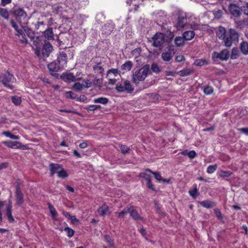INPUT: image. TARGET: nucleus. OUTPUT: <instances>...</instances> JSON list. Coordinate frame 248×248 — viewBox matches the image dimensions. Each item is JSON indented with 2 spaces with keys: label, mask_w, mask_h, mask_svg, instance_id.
I'll return each mask as SVG.
<instances>
[{
  "label": "nucleus",
  "mask_w": 248,
  "mask_h": 248,
  "mask_svg": "<svg viewBox=\"0 0 248 248\" xmlns=\"http://www.w3.org/2000/svg\"><path fill=\"white\" fill-rule=\"evenodd\" d=\"M173 34L170 31L167 32V34L157 32L151 38L150 41L152 42V45L158 48L159 50H162L164 44L167 45L170 44L173 38Z\"/></svg>",
  "instance_id": "obj_1"
},
{
  "label": "nucleus",
  "mask_w": 248,
  "mask_h": 248,
  "mask_svg": "<svg viewBox=\"0 0 248 248\" xmlns=\"http://www.w3.org/2000/svg\"><path fill=\"white\" fill-rule=\"evenodd\" d=\"M40 41L39 37H37L35 40L33 41L34 44L36 46V48L35 50L36 55L38 57H47L49 55L50 52L53 49V47L51 44L48 42L45 41V44L43 45V48L40 51V45L39 44Z\"/></svg>",
  "instance_id": "obj_2"
},
{
  "label": "nucleus",
  "mask_w": 248,
  "mask_h": 248,
  "mask_svg": "<svg viewBox=\"0 0 248 248\" xmlns=\"http://www.w3.org/2000/svg\"><path fill=\"white\" fill-rule=\"evenodd\" d=\"M12 13L20 26L28 24L30 17L28 16V14L23 8L20 7L14 8Z\"/></svg>",
  "instance_id": "obj_3"
},
{
  "label": "nucleus",
  "mask_w": 248,
  "mask_h": 248,
  "mask_svg": "<svg viewBox=\"0 0 248 248\" xmlns=\"http://www.w3.org/2000/svg\"><path fill=\"white\" fill-rule=\"evenodd\" d=\"M240 34L234 29H230L222 41L223 45L230 47L233 43L237 44L239 41Z\"/></svg>",
  "instance_id": "obj_4"
},
{
  "label": "nucleus",
  "mask_w": 248,
  "mask_h": 248,
  "mask_svg": "<svg viewBox=\"0 0 248 248\" xmlns=\"http://www.w3.org/2000/svg\"><path fill=\"white\" fill-rule=\"evenodd\" d=\"M150 73V66L149 64H146L135 71L133 75L132 81L136 85H138L140 81L144 80Z\"/></svg>",
  "instance_id": "obj_5"
},
{
  "label": "nucleus",
  "mask_w": 248,
  "mask_h": 248,
  "mask_svg": "<svg viewBox=\"0 0 248 248\" xmlns=\"http://www.w3.org/2000/svg\"><path fill=\"white\" fill-rule=\"evenodd\" d=\"M16 79L14 75L9 72L7 71L5 73L0 74V82H1L4 87L8 89L13 91L15 89V87L12 85L16 82Z\"/></svg>",
  "instance_id": "obj_6"
},
{
  "label": "nucleus",
  "mask_w": 248,
  "mask_h": 248,
  "mask_svg": "<svg viewBox=\"0 0 248 248\" xmlns=\"http://www.w3.org/2000/svg\"><path fill=\"white\" fill-rule=\"evenodd\" d=\"M115 89L119 93H132L134 90V87L129 80H122L117 83Z\"/></svg>",
  "instance_id": "obj_7"
},
{
  "label": "nucleus",
  "mask_w": 248,
  "mask_h": 248,
  "mask_svg": "<svg viewBox=\"0 0 248 248\" xmlns=\"http://www.w3.org/2000/svg\"><path fill=\"white\" fill-rule=\"evenodd\" d=\"M230 57V52L227 49H223L220 52H213L212 58L214 61H227Z\"/></svg>",
  "instance_id": "obj_8"
},
{
  "label": "nucleus",
  "mask_w": 248,
  "mask_h": 248,
  "mask_svg": "<svg viewBox=\"0 0 248 248\" xmlns=\"http://www.w3.org/2000/svg\"><path fill=\"white\" fill-rule=\"evenodd\" d=\"M73 52L70 49L60 52L57 57L58 62H67L68 61L71 60L73 58Z\"/></svg>",
  "instance_id": "obj_9"
},
{
  "label": "nucleus",
  "mask_w": 248,
  "mask_h": 248,
  "mask_svg": "<svg viewBox=\"0 0 248 248\" xmlns=\"http://www.w3.org/2000/svg\"><path fill=\"white\" fill-rule=\"evenodd\" d=\"M2 143L6 146L13 149L25 150L27 149L28 148L27 145L22 144L21 142L17 141H2Z\"/></svg>",
  "instance_id": "obj_10"
},
{
  "label": "nucleus",
  "mask_w": 248,
  "mask_h": 248,
  "mask_svg": "<svg viewBox=\"0 0 248 248\" xmlns=\"http://www.w3.org/2000/svg\"><path fill=\"white\" fill-rule=\"evenodd\" d=\"M173 46H174L172 45H168V49L162 54V58L164 61H170L173 57L175 53Z\"/></svg>",
  "instance_id": "obj_11"
},
{
  "label": "nucleus",
  "mask_w": 248,
  "mask_h": 248,
  "mask_svg": "<svg viewBox=\"0 0 248 248\" xmlns=\"http://www.w3.org/2000/svg\"><path fill=\"white\" fill-rule=\"evenodd\" d=\"M187 23V16L186 13L179 12L177 17V27L184 28Z\"/></svg>",
  "instance_id": "obj_12"
},
{
  "label": "nucleus",
  "mask_w": 248,
  "mask_h": 248,
  "mask_svg": "<svg viewBox=\"0 0 248 248\" xmlns=\"http://www.w3.org/2000/svg\"><path fill=\"white\" fill-rule=\"evenodd\" d=\"M228 10L230 14L235 17H238L241 15L240 7L235 4H230Z\"/></svg>",
  "instance_id": "obj_13"
},
{
  "label": "nucleus",
  "mask_w": 248,
  "mask_h": 248,
  "mask_svg": "<svg viewBox=\"0 0 248 248\" xmlns=\"http://www.w3.org/2000/svg\"><path fill=\"white\" fill-rule=\"evenodd\" d=\"M60 63H48L47 64V68L49 71L50 74L55 76L56 72L59 71L61 69V66L59 65Z\"/></svg>",
  "instance_id": "obj_14"
},
{
  "label": "nucleus",
  "mask_w": 248,
  "mask_h": 248,
  "mask_svg": "<svg viewBox=\"0 0 248 248\" xmlns=\"http://www.w3.org/2000/svg\"><path fill=\"white\" fill-rule=\"evenodd\" d=\"M16 203L18 205L22 204L24 201L23 199V194L21 192L20 186L19 185L16 186Z\"/></svg>",
  "instance_id": "obj_15"
},
{
  "label": "nucleus",
  "mask_w": 248,
  "mask_h": 248,
  "mask_svg": "<svg viewBox=\"0 0 248 248\" xmlns=\"http://www.w3.org/2000/svg\"><path fill=\"white\" fill-rule=\"evenodd\" d=\"M49 167L51 176H53L55 173H57L58 174L59 171H60V170L62 167V165L53 163L50 164Z\"/></svg>",
  "instance_id": "obj_16"
},
{
  "label": "nucleus",
  "mask_w": 248,
  "mask_h": 248,
  "mask_svg": "<svg viewBox=\"0 0 248 248\" xmlns=\"http://www.w3.org/2000/svg\"><path fill=\"white\" fill-rule=\"evenodd\" d=\"M130 217L134 220H142L143 218L140 216L137 211L135 209V207L133 206H129Z\"/></svg>",
  "instance_id": "obj_17"
},
{
  "label": "nucleus",
  "mask_w": 248,
  "mask_h": 248,
  "mask_svg": "<svg viewBox=\"0 0 248 248\" xmlns=\"http://www.w3.org/2000/svg\"><path fill=\"white\" fill-rule=\"evenodd\" d=\"M61 78L65 82L70 83L76 80L77 78L73 73H63Z\"/></svg>",
  "instance_id": "obj_18"
},
{
  "label": "nucleus",
  "mask_w": 248,
  "mask_h": 248,
  "mask_svg": "<svg viewBox=\"0 0 248 248\" xmlns=\"http://www.w3.org/2000/svg\"><path fill=\"white\" fill-rule=\"evenodd\" d=\"M114 29V26L112 23H107L102 27V33L108 35L111 34Z\"/></svg>",
  "instance_id": "obj_19"
},
{
  "label": "nucleus",
  "mask_w": 248,
  "mask_h": 248,
  "mask_svg": "<svg viewBox=\"0 0 248 248\" xmlns=\"http://www.w3.org/2000/svg\"><path fill=\"white\" fill-rule=\"evenodd\" d=\"M200 204L202 206L207 209L211 208L216 205V202L209 200L200 202Z\"/></svg>",
  "instance_id": "obj_20"
},
{
  "label": "nucleus",
  "mask_w": 248,
  "mask_h": 248,
  "mask_svg": "<svg viewBox=\"0 0 248 248\" xmlns=\"http://www.w3.org/2000/svg\"><path fill=\"white\" fill-rule=\"evenodd\" d=\"M227 32L228 31L226 30L224 27L222 26H219L216 32V35L219 39L222 40L223 41Z\"/></svg>",
  "instance_id": "obj_21"
},
{
  "label": "nucleus",
  "mask_w": 248,
  "mask_h": 248,
  "mask_svg": "<svg viewBox=\"0 0 248 248\" xmlns=\"http://www.w3.org/2000/svg\"><path fill=\"white\" fill-rule=\"evenodd\" d=\"M43 36L47 40H54V33L52 28H49L43 32Z\"/></svg>",
  "instance_id": "obj_22"
},
{
  "label": "nucleus",
  "mask_w": 248,
  "mask_h": 248,
  "mask_svg": "<svg viewBox=\"0 0 248 248\" xmlns=\"http://www.w3.org/2000/svg\"><path fill=\"white\" fill-rule=\"evenodd\" d=\"M28 24H24L22 26H20L24 30L25 32L27 34L28 36L31 39L35 38V34L34 31L27 26Z\"/></svg>",
  "instance_id": "obj_23"
},
{
  "label": "nucleus",
  "mask_w": 248,
  "mask_h": 248,
  "mask_svg": "<svg viewBox=\"0 0 248 248\" xmlns=\"http://www.w3.org/2000/svg\"><path fill=\"white\" fill-rule=\"evenodd\" d=\"M12 202L10 201H9V204L6 206V216L7 217L9 221L11 222H13L15 220L12 215Z\"/></svg>",
  "instance_id": "obj_24"
},
{
  "label": "nucleus",
  "mask_w": 248,
  "mask_h": 248,
  "mask_svg": "<svg viewBox=\"0 0 248 248\" xmlns=\"http://www.w3.org/2000/svg\"><path fill=\"white\" fill-rule=\"evenodd\" d=\"M97 212L100 215L102 216H104L108 213H110V212L109 211L108 206L105 204H103L101 207H99L97 210Z\"/></svg>",
  "instance_id": "obj_25"
},
{
  "label": "nucleus",
  "mask_w": 248,
  "mask_h": 248,
  "mask_svg": "<svg viewBox=\"0 0 248 248\" xmlns=\"http://www.w3.org/2000/svg\"><path fill=\"white\" fill-rule=\"evenodd\" d=\"M240 49L244 55H248V42L242 41L240 44Z\"/></svg>",
  "instance_id": "obj_26"
},
{
  "label": "nucleus",
  "mask_w": 248,
  "mask_h": 248,
  "mask_svg": "<svg viewBox=\"0 0 248 248\" xmlns=\"http://www.w3.org/2000/svg\"><path fill=\"white\" fill-rule=\"evenodd\" d=\"M195 36V32L193 31H185L183 34V37L185 40H190Z\"/></svg>",
  "instance_id": "obj_27"
},
{
  "label": "nucleus",
  "mask_w": 248,
  "mask_h": 248,
  "mask_svg": "<svg viewBox=\"0 0 248 248\" xmlns=\"http://www.w3.org/2000/svg\"><path fill=\"white\" fill-rule=\"evenodd\" d=\"M240 56V52L237 47H233L231 51V53L230 54L231 59H236Z\"/></svg>",
  "instance_id": "obj_28"
},
{
  "label": "nucleus",
  "mask_w": 248,
  "mask_h": 248,
  "mask_svg": "<svg viewBox=\"0 0 248 248\" xmlns=\"http://www.w3.org/2000/svg\"><path fill=\"white\" fill-rule=\"evenodd\" d=\"M0 16L5 20H9L10 14L6 8L0 7Z\"/></svg>",
  "instance_id": "obj_29"
},
{
  "label": "nucleus",
  "mask_w": 248,
  "mask_h": 248,
  "mask_svg": "<svg viewBox=\"0 0 248 248\" xmlns=\"http://www.w3.org/2000/svg\"><path fill=\"white\" fill-rule=\"evenodd\" d=\"M193 73V70L190 68H185L179 71L178 73L181 77L187 76Z\"/></svg>",
  "instance_id": "obj_30"
},
{
  "label": "nucleus",
  "mask_w": 248,
  "mask_h": 248,
  "mask_svg": "<svg viewBox=\"0 0 248 248\" xmlns=\"http://www.w3.org/2000/svg\"><path fill=\"white\" fill-rule=\"evenodd\" d=\"M94 103H99L103 105H106L108 102V99L106 97H98L93 100Z\"/></svg>",
  "instance_id": "obj_31"
},
{
  "label": "nucleus",
  "mask_w": 248,
  "mask_h": 248,
  "mask_svg": "<svg viewBox=\"0 0 248 248\" xmlns=\"http://www.w3.org/2000/svg\"><path fill=\"white\" fill-rule=\"evenodd\" d=\"M104 237L105 241L108 244L109 246L110 247H114V243L113 239L108 234L105 235Z\"/></svg>",
  "instance_id": "obj_32"
},
{
  "label": "nucleus",
  "mask_w": 248,
  "mask_h": 248,
  "mask_svg": "<svg viewBox=\"0 0 248 248\" xmlns=\"http://www.w3.org/2000/svg\"><path fill=\"white\" fill-rule=\"evenodd\" d=\"M217 173L218 176L221 177H228L231 175L232 172L230 171L220 170Z\"/></svg>",
  "instance_id": "obj_33"
},
{
  "label": "nucleus",
  "mask_w": 248,
  "mask_h": 248,
  "mask_svg": "<svg viewBox=\"0 0 248 248\" xmlns=\"http://www.w3.org/2000/svg\"><path fill=\"white\" fill-rule=\"evenodd\" d=\"M184 39L183 37L178 36L176 37L174 39V43L177 46H180L184 45Z\"/></svg>",
  "instance_id": "obj_34"
},
{
  "label": "nucleus",
  "mask_w": 248,
  "mask_h": 248,
  "mask_svg": "<svg viewBox=\"0 0 248 248\" xmlns=\"http://www.w3.org/2000/svg\"><path fill=\"white\" fill-rule=\"evenodd\" d=\"M132 66V63H124L121 66V70L123 71L124 73L126 71H128L131 70Z\"/></svg>",
  "instance_id": "obj_35"
},
{
  "label": "nucleus",
  "mask_w": 248,
  "mask_h": 248,
  "mask_svg": "<svg viewBox=\"0 0 248 248\" xmlns=\"http://www.w3.org/2000/svg\"><path fill=\"white\" fill-rule=\"evenodd\" d=\"M112 75L115 77L120 76L119 74L118 73V70L117 69H111L108 71V74L107 75L108 78H109Z\"/></svg>",
  "instance_id": "obj_36"
},
{
  "label": "nucleus",
  "mask_w": 248,
  "mask_h": 248,
  "mask_svg": "<svg viewBox=\"0 0 248 248\" xmlns=\"http://www.w3.org/2000/svg\"><path fill=\"white\" fill-rule=\"evenodd\" d=\"M2 135L5 136L7 137H8L10 139H14V140H18L19 138L18 136L13 135L9 131L3 132Z\"/></svg>",
  "instance_id": "obj_37"
},
{
  "label": "nucleus",
  "mask_w": 248,
  "mask_h": 248,
  "mask_svg": "<svg viewBox=\"0 0 248 248\" xmlns=\"http://www.w3.org/2000/svg\"><path fill=\"white\" fill-rule=\"evenodd\" d=\"M64 231L66 232L67 236L69 238H71L75 234V231L69 227H65Z\"/></svg>",
  "instance_id": "obj_38"
},
{
  "label": "nucleus",
  "mask_w": 248,
  "mask_h": 248,
  "mask_svg": "<svg viewBox=\"0 0 248 248\" xmlns=\"http://www.w3.org/2000/svg\"><path fill=\"white\" fill-rule=\"evenodd\" d=\"M48 208L53 218H54L58 216V213L52 205L48 203Z\"/></svg>",
  "instance_id": "obj_39"
},
{
  "label": "nucleus",
  "mask_w": 248,
  "mask_h": 248,
  "mask_svg": "<svg viewBox=\"0 0 248 248\" xmlns=\"http://www.w3.org/2000/svg\"><path fill=\"white\" fill-rule=\"evenodd\" d=\"M217 164L214 165H209L207 169V172L209 174L214 173L217 169Z\"/></svg>",
  "instance_id": "obj_40"
},
{
  "label": "nucleus",
  "mask_w": 248,
  "mask_h": 248,
  "mask_svg": "<svg viewBox=\"0 0 248 248\" xmlns=\"http://www.w3.org/2000/svg\"><path fill=\"white\" fill-rule=\"evenodd\" d=\"M189 193L193 198H196L199 196V193H198V190L197 188L196 185L192 190L189 191Z\"/></svg>",
  "instance_id": "obj_41"
},
{
  "label": "nucleus",
  "mask_w": 248,
  "mask_h": 248,
  "mask_svg": "<svg viewBox=\"0 0 248 248\" xmlns=\"http://www.w3.org/2000/svg\"><path fill=\"white\" fill-rule=\"evenodd\" d=\"M58 176L61 178H65L68 176V174L66 171L63 169L62 167L60 170V171H59Z\"/></svg>",
  "instance_id": "obj_42"
},
{
  "label": "nucleus",
  "mask_w": 248,
  "mask_h": 248,
  "mask_svg": "<svg viewBox=\"0 0 248 248\" xmlns=\"http://www.w3.org/2000/svg\"><path fill=\"white\" fill-rule=\"evenodd\" d=\"M13 103L16 105H19L21 102V97L17 96H14L12 97Z\"/></svg>",
  "instance_id": "obj_43"
},
{
  "label": "nucleus",
  "mask_w": 248,
  "mask_h": 248,
  "mask_svg": "<svg viewBox=\"0 0 248 248\" xmlns=\"http://www.w3.org/2000/svg\"><path fill=\"white\" fill-rule=\"evenodd\" d=\"M129 206H127L125 208H124L121 212L118 213V217H122L127 213H129Z\"/></svg>",
  "instance_id": "obj_44"
},
{
  "label": "nucleus",
  "mask_w": 248,
  "mask_h": 248,
  "mask_svg": "<svg viewBox=\"0 0 248 248\" xmlns=\"http://www.w3.org/2000/svg\"><path fill=\"white\" fill-rule=\"evenodd\" d=\"M214 212H215V214L218 220L221 221L222 222H224L223 219V217L222 216V214H221L220 211L218 209L216 208V209H214Z\"/></svg>",
  "instance_id": "obj_45"
},
{
  "label": "nucleus",
  "mask_w": 248,
  "mask_h": 248,
  "mask_svg": "<svg viewBox=\"0 0 248 248\" xmlns=\"http://www.w3.org/2000/svg\"><path fill=\"white\" fill-rule=\"evenodd\" d=\"M119 147L121 152L124 154L127 153L130 150V148L125 145L120 144Z\"/></svg>",
  "instance_id": "obj_46"
},
{
  "label": "nucleus",
  "mask_w": 248,
  "mask_h": 248,
  "mask_svg": "<svg viewBox=\"0 0 248 248\" xmlns=\"http://www.w3.org/2000/svg\"><path fill=\"white\" fill-rule=\"evenodd\" d=\"M203 92L206 95H210L213 92V89L210 86L204 87L203 88Z\"/></svg>",
  "instance_id": "obj_47"
},
{
  "label": "nucleus",
  "mask_w": 248,
  "mask_h": 248,
  "mask_svg": "<svg viewBox=\"0 0 248 248\" xmlns=\"http://www.w3.org/2000/svg\"><path fill=\"white\" fill-rule=\"evenodd\" d=\"M151 70L155 73H158L160 72V69L156 63H153L151 66Z\"/></svg>",
  "instance_id": "obj_48"
},
{
  "label": "nucleus",
  "mask_w": 248,
  "mask_h": 248,
  "mask_svg": "<svg viewBox=\"0 0 248 248\" xmlns=\"http://www.w3.org/2000/svg\"><path fill=\"white\" fill-rule=\"evenodd\" d=\"M81 83H82L83 88H89L91 87L92 85V82L89 79L83 80Z\"/></svg>",
  "instance_id": "obj_49"
},
{
  "label": "nucleus",
  "mask_w": 248,
  "mask_h": 248,
  "mask_svg": "<svg viewBox=\"0 0 248 248\" xmlns=\"http://www.w3.org/2000/svg\"><path fill=\"white\" fill-rule=\"evenodd\" d=\"M141 52V47H138L132 51V54L133 56H135V58H137L140 55Z\"/></svg>",
  "instance_id": "obj_50"
},
{
  "label": "nucleus",
  "mask_w": 248,
  "mask_h": 248,
  "mask_svg": "<svg viewBox=\"0 0 248 248\" xmlns=\"http://www.w3.org/2000/svg\"><path fill=\"white\" fill-rule=\"evenodd\" d=\"M73 88L77 91H80L83 89L82 83L79 82H76L73 85Z\"/></svg>",
  "instance_id": "obj_51"
},
{
  "label": "nucleus",
  "mask_w": 248,
  "mask_h": 248,
  "mask_svg": "<svg viewBox=\"0 0 248 248\" xmlns=\"http://www.w3.org/2000/svg\"><path fill=\"white\" fill-rule=\"evenodd\" d=\"M65 96L67 98L75 99L76 95L72 91H68L65 93Z\"/></svg>",
  "instance_id": "obj_52"
},
{
  "label": "nucleus",
  "mask_w": 248,
  "mask_h": 248,
  "mask_svg": "<svg viewBox=\"0 0 248 248\" xmlns=\"http://www.w3.org/2000/svg\"><path fill=\"white\" fill-rule=\"evenodd\" d=\"M101 63H97V65L93 67V69L96 73H102L103 71V69L102 66H99L98 64Z\"/></svg>",
  "instance_id": "obj_53"
},
{
  "label": "nucleus",
  "mask_w": 248,
  "mask_h": 248,
  "mask_svg": "<svg viewBox=\"0 0 248 248\" xmlns=\"http://www.w3.org/2000/svg\"><path fill=\"white\" fill-rule=\"evenodd\" d=\"M32 25L34 26V30H37L41 25H45L44 21H37L36 23H32Z\"/></svg>",
  "instance_id": "obj_54"
},
{
  "label": "nucleus",
  "mask_w": 248,
  "mask_h": 248,
  "mask_svg": "<svg viewBox=\"0 0 248 248\" xmlns=\"http://www.w3.org/2000/svg\"><path fill=\"white\" fill-rule=\"evenodd\" d=\"M57 41L59 43V46L61 47V49H64L67 47V46H65V40L62 41L60 39H59V37H58L57 39Z\"/></svg>",
  "instance_id": "obj_55"
},
{
  "label": "nucleus",
  "mask_w": 248,
  "mask_h": 248,
  "mask_svg": "<svg viewBox=\"0 0 248 248\" xmlns=\"http://www.w3.org/2000/svg\"><path fill=\"white\" fill-rule=\"evenodd\" d=\"M10 23L11 26L15 29V31L19 28V27L16 22L13 19L10 20Z\"/></svg>",
  "instance_id": "obj_56"
},
{
  "label": "nucleus",
  "mask_w": 248,
  "mask_h": 248,
  "mask_svg": "<svg viewBox=\"0 0 248 248\" xmlns=\"http://www.w3.org/2000/svg\"><path fill=\"white\" fill-rule=\"evenodd\" d=\"M165 73V75L167 76H170L172 77H175L178 74V72H175L171 71H166Z\"/></svg>",
  "instance_id": "obj_57"
},
{
  "label": "nucleus",
  "mask_w": 248,
  "mask_h": 248,
  "mask_svg": "<svg viewBox=\"0 0 248 248\" xmlns=\"http://www.w3.org/2000/svg\"><path fill=\"white\" fill-rule=\"evenodd\" d=\"M154 175L155 176V179H156V181H158V182H161L162 179V178L161 176V174L159 172H155L154 173Z\"/></svg>",
  "instance_id": "obj_58"
},
{
  "label": "nucleus",
  "mask_w": 248,
  "mask_h": 248,
  "mask_svg": "<svg viewBox=\"0 0 248 248\" xmlns=\"http://www.w3.org/2000/svg\"><path fill=\"white\" fill-rule=\"evenodd\" d=\"M108 78V84L114 85V84H117V80L115 78H113L112 77V76H111L109 78Z\"/></svg>",
  "instance_id": "obj_59"
},
{
  "label": "nucleus",
  "mask_w": 248,
  "mask_h": 248,
  "mask_svg": "<svg viewBox=\"0 0 248 248\" xmlns=\"http://www.w3.org/2000/svg\"><path fill=\"white\" fill-rule=\"evenodd\" d=\"M17 32V33L16 34V36H19V35H21L22 37L23 36H26V34L25 33V31L22 29H20L18 28L17 30L16 31Z\"/></svg>",
  "instance_id": "obj_60"
},
{
  "label": "nucleus",
  "mask_w": 248,
  "mask_h": 248,
  "mask_svg": "<svg viewBox=\"0 0 248 248\" xmlns=\"http://www.w3.org/2000/svg\"><path fill=\"white\" fill-rule=\"evenodd\" d=\"M187 155L190 158L192 159L196 157V153L194 150L190 151L188 152Z\"/></svg>",
  "instance_id": "obj_61"
},
{
  "label": "nucleus",
  "mask_w": 248,
  "mask_h": 248,
  "mask_svg": "<svg viewBox=\"0 0 248 248\" xmlns=\"http://www.w3.org/2000/svg\"><path fill=\"white\" fill-rule=\"evenodd\" d=\"M85 109L88 111L95 110L94 105L87 106L85 108Z\"/></svg>",
  "instance_id": "obj_62"
},
{
  "label": "nucleus",
  "mask_w": 248,
  "mask_h": 248,
  "mask_svg": "<svg viewBox=\"0 0 248 248\" xmlns=\"http://www.w3.org/2000/svg\"><path fill=\"white\" fill-rule=\"evenodd\" d=\"M238 130L240 132L248 135V128H238Z\"/></svg>",
  "instance_id": "obj_63"
},
{
  "label": "nucleus",
  "mask_w": 248,
  "mask_h": 248,
  "mask_svg": "<svg viewBox=\"0 0 248 248\" xmlns=\"http://www.w3.org/2000/svg\"><path fill=\"white\" fill-rule=\"evenodd\" d=\"M12 0H1V5L2 6H5L6 5L11 3Z\"/></svg>",
  "instance_id": "obj_64"
}]
</instances>
